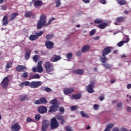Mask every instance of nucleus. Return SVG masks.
Listing matches in <instances>:
<instances>
[{"instance_id": "f257e3e1", "label": "nucleus", "mask_w": 131, "mask_h": 131, "mask_svg": "<svg viewBox=\"0 0 131 131\" xmlns=\"http://www.w3.org/2000/svg\"><path fill=\"white\" fill-rule=\"evenodd\" d=\"M46 19H47V16H46V15H41L40 19L37 24V29H40L42 27H43V26H48L50 23L53 22V21H54L55 20V18L53 17L49 20L48 23L46 24Z\"/></svg>"}, {"instance_id": "f03ea898", "label": "nucleus", "mask_w": 131, "mask_h": 131, "mask_svg": "<svg viewBox=\"0 0 131 131\" xmlns=\"http://www.w3.org/2000/svg\"><path fill=\"white\" fill-rule=\"evenodd\" d=\"M42 84V83L40 81H32L29 82L28 81H24L22 82L20 85V88H23L24 86H29L30 88H39L40 85Z\"/></svg>"}, {"instance_id": "7ed1b4c3", "label": "nucleus", "mask_w": 131, "mask_h": 131, "mask_svg": "<svg viewBox=\"0 0 131 131\" xmlns=\"http://www.w3.org/2000/svg\"><path fill=\"white\" fill-rule=\"evenodd\" d=\"M50 105H52L50 107L48 112H56L59 110V104H58V99H54L50 101Z\"/></svg>"}, {"instance_id": "20e7f679", "label": "nucleus", "mask_w": 131, "mask_h": 131, "mask_svg": "<svg viewBox=\"0 0 131 131\" xmlns=\"http://www.w3.org/2000/svg\"><path fill=\"white\" fill-rule=\"evenodd\" d=\"M44 68L47 73H50L54 70V66L49 61L45 63Z\"/></svg>"}, {"instance_id": "39448f33", "label": "nucleus", "mask_w": 131, "mask_h": 131, "mask_svg": "<svg viewBox=\"0 0 131 131\" xmlns=\"http://www.w3.org/2000/svg\"><path fill=\"white\" fill-rule=\"evenodd\" d=\"M58 127H59V122H58L57 119L54 117L51 120L50 128L51 129H56Z\"/></svg>"}, {"instance_id": "423d86ee", "label": "nucleus", "mask_w": 131, "mask_h": 131, "mask_svg": "<svg viewBox=\"0 0 131 131\" xmlns=\"http://www.w3.org/2000/svg\"><path fill=\"white\" fill-rule=\"evenodd\" d=\"M43 33H45L43 31H41L38 33L36 32L35 35H31L29 37V39L31 41H34V40H36L38 38V36H41Z\"/></svg>"}, {"instance_id": "0eeeda50", "label": "nucleus", "mask_w": 131, "mask_h": 131, "mask_svg": "<svg viewBox=\"0 0 131 131\" xmlns=\"http://www.w3.org/2000/svg\"><path fill=\"white\" fill-rule=\"evenodd\" d=\"M50 127V122L47 120H44L42 123L41 130L47 131Z\"/></svg>"}, {"instance_id": "6e6552de", "label": "nucleus", "mask_w": 131, "mask_h": 131, "mask_svg": "<svg viewBox=\"0 0 131 131\" xmlns=\"http://www.w3.org/2000/svg\"><path fill=\"white\" fill-rule=\"evenodd\" d=\"M94 86L95 82H94L93 81H91L90 83L86 87L88 93H89L90 94H92V93H94L95 92V91H94Z\"/></svg>"}, {"instance_id": "1a4fd4ad", "label": "nucleus", "mask_w": 131, "mask_h": 131, "mask_svg": "<svg viewBox=\"0 0 131 131\" xmlns=\"http://www.w3.org/2000/svg\"><path fill=\"white\" fill-rule=\"evenodd\" d=\"M48 103L47 99L45 97H41L40 100H35L34 103L35 105H41V104H46Z\"/></svg>"}, {"instance_id": "9d476101", "label": "nucleus", "mask_w": 131, "mask_h": 131, "mask_svg": "<svg viewBox=\"0 0 131 131\" xmlns=\"http://www.w3.org/2000/svg\"><path fill=\"white\" fill-rule=\"evenodd\" d=\"M1 84L3 89H7L8 85H9V77L7 76L5 77L2 80Z\"/></svg>"}, {"instance_id": "9b49d317", "label": "nucleus", "mask_w": 131, "mask_h": 131, "mask_svg": "<svg viewBox=\"0 0 131 131\" xmlns=\"http://www.w3.org/2000/svg\"><path fill=\"white\" fill-rule=\"evenodd\" d=\"M112 47H105L102 52V56H107L111 53Z\"/></svg>"}, {"instance_id": "f8f14e48", "label": "nucleus", "mask_w": 131, "mask_h": 131, "mask_svg": "<svg viewBox=\"0 0 131 131\" xmlns=\"http://www.w3.org/2000/svg\"><path fill=\"white\" fill-rule=\"evenodd\" d=\"M11 131H20L21 130V126L18 123H16L15 124L11 126Z\"/></svg>"}, {"instance_id": "ddd939ff", "label": "nucleus", "mask_w": 131, "mask_h": 131, "mask_svg": "<svg viewBox=\"0 0 131 131\" xmlns=\"http://www.w3.org/2000/svg\"><path fill=\"white\" fill-rule=\"evenodd\" d=\"M62 59V57L60 55H54L53 57L50 59V62H52L53 63H55V62H58V61H60Z\"/></svg>"}, {"instance_id": "4468645a", "label": "nucleus", "mask_w": 131, "mask_h": 131, "mask_svg": "<svg viewBox=\"0 0 131 131\" xmlns=\"http://www.w3.org/2000/svg\"><path fill=\"white\" fill-rule=\"evenodd\" d=\"M56 117L58 120H60V124L63 125L66 122V120L64 118V116L61 114H59L56 116Z\"/></svg>"}, {"instance_id": "2eb2a0df", "label": "nucleus", "mask_w": 131, "mask_h": 131, "mask_svg": "<svg viewBox=\"0 0 131 131\" xmlns=\"http://www.w3.org/2000/svg\"><path fill=\"white\" fill-rule=\"evenodd\" d=\"M32 2H34V7L35 8H38V7H41L43 3L42 1L41 0H32Z\"/></svg>"}, {"instance_id": "dca6fc26", "label": "nucleus", "mask_w": 131, "mask_h": 131, "mask_svg": "<svg viewBox=\"0 0 131 131\" xmlns=\"http://www.w3.org/2000/svg\"><path fill=\"white\" fill-rule=\"evenodd\" d=\"M117 22L114 23L115 25H118V23H122L125 21V17L123 16H120L116 18Z\"/></svg>"}, {"instance_id": "f3484780", "label": "nucleus", "mask_w": 131, "mask_h": 131, "mask_svg": "<svg viewBox=\"0 0 131 131\" xmlns=\"http://www.w3.org/2000/svg\"><path fill=\"white\" fill-rule=\"evenodd\" d=\"M16 70L17 72H21L22 71H26L27 68L24 66H18L16 68Z\"/></svg>"}, {"instance_id": "a211bd4d", "label": "nucleus", "mask_w": 131, "mask_h": 131, "mask_svg": "<svg viewBox=\"0 0 131 131\" xmlns=\"http://www.w3.org/2000/svg\"><path fill=\"white\" fill-rule=\"evenodd\" d=\"M64 93L65 95H69V94H71L72 92H74V89H73V88H64L63 90Z\"/></svg>"}, {"instance_id": "6ab92c4d", "label": "nucleus", "mask_w": 131, "mask_h": 131, "mask_svg": "<svg viewBox=\"0 0 131 131\" xmlns=\"http://www.w3.org/2000/svg\"><path fill=\"white\" fill-rule=\"evenodd\" d=\"M45 46L47 49H53L54 43L50 40H48L45 42Z\"/></svg>"}, {"instance_id": "aec40b11", "label": "nucleus", "mask_w": 131, "mask_h": 131, "mask_svg": "<svg viewBox=\"0 0 131 131\" xmlns=\"http://www.w3.org/2000/svg\"><path fill=\"white\" fill-rule=\"evenodd\" d=\"M113 127V124L110 123L106 126V128L104 131H110V128H112ZM113 131H119L118 128H114Z\"/></svg>"}, {"instance_id": "412c9836", "label": "nucleus", "mask_w": 131, "mask_h": 131, "mask_svg": "<svg viewBox=\"0 0 131 131\" xmlns=\"http://www.w3.org/2000/svg\"><path fill=\"white\" fill-rule=\"evenodd\" d=\"M48 109L45 106H41L40 107L38 108V111L39 113L41 114H43V113H46L47 112Z\"/></svg>"}, {"instance_id": "4be33fe9", "label": "nucleus", "mask_w": 131, "mask_h": 131, "mask_svg": "<svg viewBox=\"0 0 131 131\" xmlns=\"http://www.w3.org/2000/svg\"><path fill=\"white\" fill-rule=\"evenodd\" d=\"M108 26V24L107 23H101L99 25L97 26L98 28L100 29H104L106 28Z\"/></svg>"}, {"instance_id": "5701e85b", "label": "nucleus", "mask_w": 131, "mask_h": 131, "mask_svg": "<svg viewBox=\"0 0 131 131\" xmlns=\"http://www.w3.org/2000/svg\"><path fill=\"white\" fill-rule=\"evenodd\" d=\"M73 73L75 74H79V75H82L84 71L82 69H76L73 71Z\"/></svg>"}, {"instance_id": "b1692460", "label": "nucleus", "mask_w": 131, "mask_h": 131, "mask_svg": "<svg viewBox=\"0 0 131 131\" xmlns=\"http://www.w3.org/2000/svg\"><path fill=\"white\" fill-rule=\"evenodd\" d=\"M90 47L89 45H85L82 48V53H86L90 51Z\"/></svg>"}, {"instance_id": "393cba45", "label": "nucleus", "mask_w": 131, "mask_h": 131, "mask_svg": "<svg viewBox=\"0 0 131 131\" xmlns=\"http://www.w3.org/2000/svg\"><path fill=\"white\" fill-rule=\"evenodd\" d=\"M72 99H76V100H79V99H81V94L77 93L76 94L72 95Z\"/></svg>"}, {"instance_id": "a878e982", "label": "nucleus", "mask_w": 131, "mask_h": 131, "mask_svg": "<svg viewBox=\"0 0 131 131\" xmlns=\"http://www.w3.org/2000/svg\"><path fill=\"white\" fill-rule=\"evenodd\" d=\"M100 61L102 62V64H105V63H107V61H108V59L106 57V56H102L100 57Z\"/></svg>"}, {"instance_id": "bb28decb", "label": "nucleus", "mask_w": 131, "mask_h": 131, "mask_svg": "<svg viewBox=\"0 0 131 131\" xmlns=\"http://www.w3.org/2000/svg\"><path fill=\"white\" fill-rule=\"evenodd\" d=\"M24 15L26 18H30V17L33 16V13L31 11H27L25 13Z\"/></svg>"}, {"instance_id": "cd10ccee", "label": "nucleus", "mask_w": 131, "mask_h": 131, "mask_svg": "<svg viewBox=\"0 0 131 131\" xmlns=\"http://www.w3.org/2000/svg\"><path fill=\"white\" fill-rule=\"evenodd\" d=\"M40 76L38 74H35L34 75H32L30 76V79H39Z\"/></svg>"}, {"instance_id": "c85d7f7f", "label": "nucleus", "mask_w": 131, "mask_h": 131, "mask_svg": "<svg viewBox=\"0 0 131 131\" xmlns=\"http://www.w3.org/2000/svg\"><path fill=\"white\" fill-rule=\"evenodd\" d=\"M31 52H30V50L26 51V53L25 54V60H29V58H30V54Z\"/></svg>"}, {"instance_id": "c756f323", "label": "nucleus", "mask_w": 131, "mask_h": 131, "mask_svg": "<svg viewBox=\"0 0 131 131\" xmlns=\"http://www.w3.org/2000/svg\"><path fill=\"white\" fill-rule=\"evenodd\" d=\"M3 25H8L9 22L8 21V16H4L2 19Z\"/></svg>"}, {"instance_id": "7c9ffc66", "label": "nucleus", "mask_w": 131, "mask_h": 131, "mask_svg": "<svg viewBox=\"0 0 131 131\" xmlns=\"http://www.w3.org/2000/svg\"><path fill=\"white\" fill-rule=\"evenodd\" d=\"M41 90L42 91H45V92L47 93H51V92H52V89L49 87H41Z\"/></svg>"}, {"instance_id": "2f4dec72", "label": "nucleus", "mask_w": 131, "mask_h": 131, "mask_svg": "<svg viewBox=\"0 0 131 131\" xmlns=\"http://www.w3.org/2000/svg\"><path fill=\"white\" fill-rule=\"evenodd\" d=\"M25 100H28V97L26 95H20V101H25Z\"/></svg>"}, {"instance_id": "473e14b6", "label": "nucleus", "mask_w": 131, "mask_h": 131, "mask_svg": "<svg viewBox=\"0 0 131 131\" xmlns=\"http://www.w3.org/2000/svg\"><path fill=\"white\" fill-rule=\"evenodd\" d=\"M117 2L121 6L126 4V1L125 0H117Z\"/></svg>"}, {"instance_id": "72a5a7b5", "label": "nucleus", "mask_w": 131, "mask_h": 131, "mask_svg": "<svg viewBox=\"0 0 131 131\" xmlns=\"http://www.w3.org/2000/svg\"><path fill=\"white\" fill-rule=\"evenodd\" d=\"M11 18H10V21H12L13 20H15V18L17 16H18V13H14L11 14Z\"/></svg>"}, {"instance_id": "f704fd0d", "label": "nucleus", "mask_w": 131, "mask_h": 131, "mask_svg": "<svg viewBox=\"0 0 131 131\" xmlns=\"http://www.w3.org/2000/svg\"><path fill=\"white\" fill-rule=\"evenodd\" d=\"M53 37H54V34H48L45 36V38L47 40H49L50 39H52V38H53Z\"/></svg>"}, {"instance_id": "c9c22d12", "label": "nucleus", "mask_w": 131, "mask_h": 131, "mask_svg": "<svg viewBox=\"0 0 131 131\" xmlns=\"http://www.w3.org/2000/svg\"><path fill=\"white\" fill-rule=\"evenodd\" d=\"M122 103L119 102L117 104V110L119 111L121 110V108L122 107Z\"/></svg>"}, {"instance_id": "e433bc0d", "label": "nucleus", "mask_w": 131, "mask_h": 131, "mask_svg": "<svg viewBox=\"0 0 131 131\" xmlns=\"http://www.w3.org/2000/svg\"><path fill=\"white\" fill-rule=\"evenodd\" d=\"M39 58V55H34L33 57V60L34 61L35 63H36L38 61V59Z\"/></svg>"}, {"instance_id": "4c0bfd02", "label": "nucleus", "mask_w": 131, "mask_h": 131, "mask_svg": "<svg viewBox=\"0 0 131 131\" xmlns=\"http://www.w3.org/2000/svg\"><path fill=\"white\" fill-rule=\"evenodd\" d=\"M12 62L9 61L8 62H7V63L5 67V68L6 69H9V68H11V67H12Z\"/></svg>"}, {"instance_id": "58836bf2", "label": "nucleus", "mask_w": 131, "mask_h": 131, "mask_svg": "<svg viewBox=\"0 0 131 131\" xmlns=\"http://www.w3.org/2000/svg\"><path fill=\"white\" fill-rule=\"evenodd\" d=\"M56 7L57 8H59V7H61V1L60 0H55Z\"/></svg>"}, {"instance_id": "ea45409f", "label": "nucleus", "mask_w": 131, "mask_h": 131, "mask_svg": "<svg viewBox=\"0 0 131 131\" xmlns=\"http://www.w3.org/2000/svg\"><path fill=\"white\" fill-rule=\"evenodd\" d=\"M72 53L71 52L67 54V58L68 59V60H71V59H72Z\"/></svg>"}, {"instance_id": "a19ab883", "label": "nucleus", "mask_w": 131, "mask_h": 131, "mask_svg": "<svg viewBox=\"0 0 131 131\" xmlns=\"http://www.w3.org/2000/svg\"><path fill=\"white\" fill-rule=\"evenodd\" d=\"M94 23L96 24H101V23H103V20L100 19H96L94 20Z\"/></svg>"}, {"instance_id": "79ce46f5", "label": "nucleus", "mask_w": 131, "mask_h": 131, "mask_svg": "<svg viewBox=\"0 0 131 131\" xmlns=\"http://www.w3.org/2000/svg\"><path fill=\"white\" fill-rule=\"evenodd\" d=\"M43 71V68L42 67H37V72L41 73Z\"/></svg>"}, {"instance_id": "37998d69", "label": "nucleus", "mask_w": 131, "mask_h": 131, "mask_svg": "<svg viewBox=\"0 0 131 131\" xmlns=\"http://www.w3.org/2000/svg\"><path fill=\"white\" fill-rule=\"evenodd\" d=\"M80 114L81 115L82 117H89V115H86V114L84 113V111H81Z\"/></svg>"}, {"instance_id": "c03bdc74", "label": "nucleus", "mask_w": 131, "mask_h": 131, "mask_svg": "<svg viewBox=\"0 0 131 131\" xmlns=\"http://www.w3.org/2000/svg\"><path fill=\"white\" fill-rule=\"evenodd\" d=\"M102 66H104L106 69H109V68H111V66L108 63L103 64Z\"/></svg>"}, {"instance_id": "a18cd8bd", "label": "nucleus", "mask_w": 131, "mask_h": 131, "mask_svg": "<svg viewBox=\"0 0 131 131\" xmlns=\"http://www.w3.org/2000/svg\"><path fill=\"white\" fill-rule=\"evenodd\" d=\"M124 43H125V41H121L120 42L117 43V46L118 47H122V46H123Z\"/></svg>"}, {"instance_id": "49530a36", "label": "nucleus", "mask_w": 131, "mask_h": 131, "mask_svg": "<svg viewBox=\"0 0 131 131\" xmlns=\"http://www.w3.org/2000/svg\"><path fill=\"white\" fill-rule=\"evenodd\" d=\"M1 9L3 10V11H6L8 9V6L6 5H2L1 6Z\"/></svg>"}, {"instance_id": "de8ad7c7", "label": "nucleus", "mask_w": 131, "mask_h": 131, "mask_svg": "<svg viewBox=\"0 0 131 131\" xmlns=\"http://www.w3.org/2000/svg\"><path fill=\"white\" fill-rule=\"evenodd\" d=\"M95 33H96V30L93 29L90 31L89 35L90 36H93Z\"/></svg>"}, {"instance_id": "09e8293b", "label": "nucleus", "mask_w": 131, "mask_h": 131, "mask_svg": "<svg viewBox=\"0 0 131 131\" xmlns=\"http://www.w3.org/2000/svg\"><path fill=\"white\" fill-rule=\"evenodd\" d=\"M40 115L38 114V115H36L35 117V120H36V121H38V120H39V119H40Z\"/></svg>"}, {"instance_id": "8fccbe9b", "label": "nucleus", "mask_w": 131, "mask_h": 131, "mask_svg": "<svg viewBox=\"0 0 131 131\" xmlns=\"http://www.w3.org/2000/svg\"><path fill=\"white\" fill-rule=\"evenodd\" d=\"M59 111L61 114H64L65 112V108H64V107H61L59 108Z\"/></svg>"}, {"instance_id": "3c124183", "label": "nucleus", "mask_w": 131, "mask_h": 131, "mask_svg": "<svg viewBox=\"0 0 131 131\" xmlns=\"http://www.w3.org/2000/svg\"><path fill=\"white\" fill-rule=\"evenodd\" d=\"M22 77H23V78H27V77H28V75L27 74V72H25L23 73Z\"/></svg>"}, {"instance_id": "603ef678", "label": "nucleus", "mask_w": 131, "mask_h": 131, "mask_svg": "<svg viewBox=\"0 0 131 131\" xmlns=\"http://www.w3.org/2000/svg\"><path fill=\"white\" fill-rule=\"evenodd\" d=\"M99 2L101 4H103V5H106V4H107L106 0H99Z\"/></svg>"}, {"instance_id": "864d4df0", "label": "nucleus", "mask_w": 131, "mask_h": 131, "mask_svg": "<svg viewBox=\"0 0 131 131\" xmlns=\"http://www.w3.org/2000/svg\"><path fill=\"white\" fill-rule=\"evenodd\" d=\"M42 61H40L38 62V65L37 67H42Z\"/></svg>"}, {"instance_id": "5fc2aeb1", "label": "nucleus", "mask_w": 131, "mask_h": 131, "mask_svg": "<svg viewBox=\"0 0 131 131\" xmlns=\"http://www.w3.org/2000/svg\"><path fill=\"white\" fill-rule=\"evenodd\" d=\"M26 121L27 122H31V121H32V119H31V118L28 117L26 119Z\"/></svg>"}, {"instance_id": "6e6d98bb", "label": "nucleus", "mask_w": 131, "mask_h": 131, "mask_svg": "<svg viewBox=\"0 0 131 131\" xmlns=\"http://www.w3.org/2000/svg\"><path fill=\"white\" fill-rule=\"evenodd\" d=\"M71 110L73 111V110H76V109H77V106H73L71 107Z\"/></svg>"}, {"instance_id": "4d7b16f0", "label": "nucleus", "mask_w": 131, "mask_h": 131, "mask_svg": "<svg viewBox=\"0 0 131 131\" xmlns=\"http://www.w3.org/2000/svg\"><path fill=\"white\" fill-rule=\"evenodd\" d=\"M76 56H77L78 57H80V56H81V51H77L76 53Z\"/></svg>"}, {"instance_id": "13d9d810", "label": "nucleus", "mask_w": 131, "mask_h": 131, "mask_svg": "<svg viewBox=\"0 0 131 131\" xmlns=\"http://www.w3.org/2000/svg\"><path fill=\"white\" fill-rule=\"evenodd\" d=\"M94 108L95 110H98V109H99V105H98V104H95L94 105Z\"/></svg>"}, {"instance_id": "bf43d9fd", "label": "nucleus", "mask_w": 131, "mask_h": 131, "mask_svg": "<svg viewBox=\"0 0 131 131\" xmlns=\"http://www.w3.org/2000/svg\"><path fill=\"white\" fill-rule=\"evenodd\" d=\"M105 98L104 97V95H102L101 96L99 97V100L100 101H103V100H104Z\"/></svg>"}, {"instance_id": "052dcab7", "label": "nucleus", "mask_w": 131, "mask_h": 131, "mask_svg": "<svg viewBox=\"0 0 131 131\" xmlns=\"http://www.w3.org/2000/svg\"><path fill=\"white\" fill-rule=\"evenodd\" d=\"M66 130L67 131H71V128H70L69 126H67V127H66Z\"/></svg>"}, {"instance_id": "680f3d73", "label": "nucleus", "mask_w": 131, "mask_h": 131, "mask_svg": "<svg viewBox=\"0 0 131 131\" xmlns=\"http://www.w3.org/2000/svg\"><path fill=\"white\" fill-rule=\"evenodd\" d=\"M33 72H37V68L33 67L32 69Z\"/></svg>"}, {"instance_id": "e2e57ef3", "label": "nucleus", "mask_w": 131, "mask_h": 131, "mask_svg": "<svg viewBox=\"0 0 131 131\" xmlns=\"http://www.w3.org/2000/svg\"><path fill=\"white\" fill-rule=\"evenodd\" d=\"M111 83H114V82H116V81L115 80H110Z\"/></svg>"}, {"instance_id": "0e129e2a", "label": "nucleus", "mask_w": 131, "mask_h": 131, "mask_svg": "<svg viewBox=\"0 0 131 131\" xmlns=\"http://www.w3.org/2000/svg\"><path fill=\"white\" fill-rule=\"evenodd\" d=\"M83 2H84V3H85V4H88L90 2V0H83Z\"/></svg>"}, {"instance_id": "69168bd1", "label": "nucleus", "mask_w": 131, "mask_h": 131, "mask_svg": "<svg viewBox=\"0 0 131 131\" xmlns=\"http://www.w3.org/2000/svg\"><path fill=\"white\" fill-rule=\"evenodd\" d=\"M127 89H129L131 88V84H129L126 86Z\"/></svg>"}, {"instance_id": "338daca9", "label": "nucleus", "mask_w": 131, "mask_h": 131, "mask_svg": "<svg viewBox=\"0 0 131 131\" xmlns=\"http://www.w3.org/2000/svg\"><path fill=\"white\" fill-rule=\"evenodd\" d=\"M127 111H128L129 112H131V107H127Z\"/></svg>"}, {"instance_id": "774afa93", "label": "nucleus", "mask_w": 131, "mask_h": 131, "mask_svg": "<svg viewBox=\"0 0 131 131\" xmlns=\"http://www.w3.org/2000/svg\"><path fill=\"white\" fill-rule=\"evenodd\" d=\"M121 130V131H127V130H126V129H125V128H122Z\"/></svg>"}]
</instances>
